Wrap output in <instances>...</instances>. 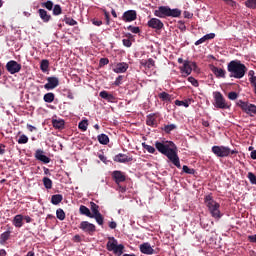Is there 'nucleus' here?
I'll return each mask as SVG.
<instances>
[{"mask_svg":"<svg viewBox=\"0 0 256 256\" xmlns=\"http://www.w3.org/2000/svg\"><path fill=\"white\" fill-rule=\"evenodd\" d=\"M205 203L211 216L219 221V219L223 217V214H221V210H219L221 205L217 201L213 200L210 195L205 197Z\"/></svg>","mask_w":256,"mask_h":256,"instance_id":"7ed1b4c3","label":"nucleus"},{"mask_svg":"<svg viewBox=\"0 0 256 256\" xmlns=\"http://www.w3.org/2000/svg\"><path fill=\"white\" fill-rule=\"evenodd\" d=\"M249 81H250L251 86L254 87L256 85V76L250 77Z\"/></svg>","mask_w":256,"mask_h":256,"instance_id":"69168bd1","label":"nucleus"},{"mask_svg":"<svg viewBox=\"0 0 256 256\" xmlns=\"http://www.w3.org/2000/svg\"><path fill=\"white\" fill-rule=\"evenodd\" d=\"M237 105H238V107H240V109H242V111L244 113H246L250 117H253V115H256V105L255 104H251L249 102L239 100L237 102Z\"/></svg>","mask_w":256,"mask_h":256,"instance_id":"423d86ee","label":"nucleus"},{"mask_svg":"<svg viewBox=\"0 0 256 256\" xmlns=\"http://www.w3.org/2000/svg\"><path fill=\"white\" fill-rule=\"evenodd\" d=\"M211 71L218 79H225V75L227 74V72L224 69L219 68L217 66H212Z\"/></svg>","mask_w":256,"mask_h":256,"instance_id":"6ab92c4d","label":"nucleus"},{"mask_svg":"<svg viewBox=\"0 0 256 256\" xmlns=\"http://www.w3.org/2000/svg\"><path fill=\"white\" fill-rule=\"evenodd\" d=\"M41 7H44L48 11H53V7H54L53 1L48 0L46 2H42Z\"/></svg>","mask_w":256,"mask_h":256,"instance_id":"f704fd0d","label":"nucleus"},{"mask_svg":"<svg viewBox=\"0 0 256 256\" xmlns=\"http://www.w3.org/2000/svg\"><path fill=\"white\" fill-rule=\"evenodd\" d=\"M99 96L102 99H105L106 101H108V103H114L115 102V96L113 94H109V92L103 90L99 93Z\"/></svg>","mask_w":256,"mask_h":256,"instance_id":"4be33fe9","label":"nucleus"},{"mask_svg":"<svg viewBox=\"0 0 256 256\" xmlns=\"http://www.w3.org/2000/svg\"><path fill=\"white\" fill-rule=\"evenodd\" d=\"M140 251L144 255H154L155 254V250L153 249V247H151V244H149L147 242L140 245Z\"/></svg>","mask_w":256,"mask_h":256,"instance_id":"f3484780","label":"nucleus"},{"mask_svg":"<svg viewBox=\"0 0 256 256\" xmlns=\"http://www.w3.org/2000/svg\"><path fill=\"white\" fill-rule=\"evenodd\" d=\"M47 81L48 82L44 85V89H46V91H51V90L59 87V78L48 77Z\"/></svg>","mask_w":256,"mask_h":256,"instance_id":"4468645a","label":"nucleus"},{"mask_svg":"<svg viewBox=\"0 0 256 256\" xmlns=\"http://www.w3.org/2000/svg\"><path fill=\"white\" fill-rule=\"evenodd\" d=\"M52 125L54 129H65V121L64 120H52Z\"/></svg>","mask_w":256,"mask_h":256,"instance_id":"cd10ccee","label":"nucleus"},{"mask_svg":"<svg viewBox=\"0 0 256 256\" xmlns=\"http://www.w3.org/2000/svg\"><path fill=\"white\" fill-rule=\"evenodd\" d=\"M122 43H123L124 47H131V45H133V43L131 42L130 39H123Z\"/></svg>","mask_w":256,"mask_h":256,"instance_id":"13d9d810","label":"nucleus"},{"mask_svg":"<svg viewBox=\"0 0 256 256\" xmlns=\"http://www.w3.org/2000/svg\"><path fill=\"white\" fill-rule=\"evenodd\" d=\"M189 83H191V85H193V87H199V81H197V79H195L194 77H189L188 78Z\"/></svg>","mask_w":256,"mask_h":256,"instance_id":"864d4df0","label":"nucleus"},{"mask_svg":"<svg viewBox=\"0 0 256 256\" xmlns=\"http://www.w3.org/2000/svg\"><path fill=\"white\" fill-rule=\"evenodd\" d=\"M142 147L143 149H145L146 151H148V153H155V147L148 145L146 143H142Z\"/></svg>","mask_w":256,"mask_h":256,"instance_id":"49530a36","label":"nucleus"},{"mask_svg":"<svg viewBox=\"0 0 256 256\" xmlns=\"http://www.w3.org/2000/svg\"><path fill=\"white\" fill-rule=\"evenodd\" d=\"M226 5H230V7H235L237 5V2L233 0H222Z\"/></svg>","mask_w":256,"mask_h":256,"instance_id":"bf43d9fd","label":"nucleus"},{"mask_svg":"<svg viewBox=\"0 0 256 256\" xmlns=\"http://www.w3.org/2000/svg\"><path fill=\"white\" fill-rule=\"evenodd\" d=\"M66 93H67L66 94L67 99H71V100L75 99V95L71 90H66Z\"/></svg>","mask_w":256,"mask_h":256,"instance_id":"052dcab7","label":"nucleus"},{"mask_svg":"<svg viewBox=\"0 0 256 256\" xmlns=\"http://www.w3.org/2000/svg\"><path fill=\"white\" fill-rule=\"evenodd\" d=\"M63 201V195L62 194H54L51 197V203L52 205H59Z\"/></svg>","mask_w":256,"mask_h":256,"instance_id":"bb28decb","label":"nucleus"},{"mask_svg":"<svg viewBox=\"0 0 256 256\" xmlns=\"http://www.w3.org/2000/svg\"><path fill=\"white\" fill-rule=\"evenodd\" d=\"M155 148L159 153L165 155V157H167V159H169V161L173 163L177 169H181V161L179 160V155L177 154V146L173 141H156Z\"/></svg>","mask_w":256,"mask_h":256,"instance_id":"f257e3e1","label":"nucleus"},{"mask_svg":"<svg viewBox=\"0 0 256 256\" xmlns=\"http://www.w3.org/2000/svg\"><path fill=\"white\" fill-rule=\"evenodd\" d=\"M103 13H104V17L106 19V25H109V21H110V15L109 12H107V10L102 9Z\"/></svg>","mask_w":256,"mask_h":256,"instance_id":"4d7b16f0","label":"nucleus"},{"mask_svg":"<svg viewBox=\"0 0 256 256\" xmlns=\"http://www.w3.org/2000/svg\"><path fill=\"white\" fill-rule=\"evenodd\" d=\"M114 161L116 163H130V161H133V157H129L127 154L120 153L114 157Z\"/></svg>","mask_w":256,"mask_h":256,"instance_id":"a211bd4d","label":"nucleus"},{"mask_svg":"<svg viewBox=\"0 0 256 256\" xmlns=\"http://www.w3.org/2000/svg\"><path fill=\"white\" fill-rule=\"evenodd\" d=\"M123 79H124V76L123 75H120L116 78V80L114 81V85L116 87H119V85H121L123 83Z\"/></svg>","mask_w":256,"mask_h":256,"instance_id":"603ef678","label":"nucleus"},{"mask_svg":"<svg viewBox=\"0 0 256 256\" xmlns=\"http://www.w3.org/2000/svg\"><path fill=\"white\" fill-rule=\"evenodd\" d=\"M56 217L60 221H65V211L63 209H61V208H58L56 210Z\"/></svg>","mask_w":256,"mask_h":256,"instance_id":"4c0bfd02","label":"nucleus"},{"mask_svg":"<svg viewBox=\"0 0 256 256\" xmlns=\"http://www.w3.org/2000/svg\"><path fill=\"white\" fill-rule=\"evenodd\" d=\"M34 157L37 161H41V163H44L47 165V163H51V158L45 155V151L42 149H37L35 151Z\"/></svg>","mask_w":256,"mask_h":256,"instance_id":"f8f14e48","label":"nucleus"},{"mask_svg":"<svg viewBox=\"0 0 256 256\" xmlns=\"http://www.w3.org/2000/svg\"><path fill=\"white\" fill-rule=\"evenodd\" d=\"M206 41H209L211 39H215V33H209V34H206L204 35Z\"/></svg>","mask_w":256,"mask_h":256,"instance_id":"680f3d73","label":"nucleus"},{"mask_svg":"<svg viewBox=\"0 0 256 256\" xmlns=\"http://www.w3.org/2000/svg\"><path fill=\"white\" fill-rule=\"evenodd\" d=\"M146 125L149 127H157V118L155 114H149L146 118Z\"/></svg>","mask_w":256,"mask_h":256,"instance_id":"5701e85b","label":"nucleus"},{"mask_svg":"<svg viewBox=\"0 0 256 256\" xmlns=\"http://www.w3.org/2000/svg\"><path fill=\"white\" fill-rule=\"evenodd\" d=\"M155 17L159 19H167L169 17V6H160L154 11Z\"/></svg>","mask_w":256,"mask_h":256,"instance_id":"ddd939ff","label":"nucleus"},{"mask_svg":"<svg viewBox=\"0 0 256 256\" xmlns=\"http://www.w3.org/2000/svg\"><path fill=\"white\" fill-rule=\"evenodd\" d=\"M108 240L109 241L106 244L107 251H112L114 255L121 256L125 249V246L123 244H119L115 237H109Z\"/></svg>","mask_w":256,"mask_h":256,"instance_id":"39448f33","label":"nucleus"},{"mask_svg":"<svg viewBox=\"0 0 256 256\" xmlns=\"http://www.w3.org/2000/svg\"><path fill=\"white\" fill-rule=\"evenodd\" d=\"M52 9H53V15H61V13H63V9L59 4L54 5Z\"/></svg>","mask_w":256,"mask_h":256,"instance_id":"a18cd8bd","label":"nucleus"},{"mask_svg":"<svg viewBox=\"0 0 256 256\" xmlns=\"http://www.w3.org/2000/svg\"><path fill=\"white\" fill-rule=\"evenodd\" d=\"M64 21H65L66 25H70L71 27L77 25V21L73 18L66 17L64 19Z\"/></svg>","mask_w":256,"mask_h":256,"instance_id":"09e8293b","label":"nucleus"},{"mask_svg":"<svg viewBox=\"0 0 256 256\" xmlns=\"http://www.w3.org/2000/svg\"><path fill=\"white\" fill-rule=\"evenodd\" d=\"M238 97L239 95L237 94V92L228 93V99H230V101H235V99H237Z\"/></svg>","mask_w":256,"mask_h":256,"instance_id":"5fc2aeb1","label":"nucleus"},{"mask_svg":"<svg viewBox=\"0 0 256 256\" xmlns=\"http://www.w3.org/2000/svg\"><path fill=\"white\" fill-rule=\"evenodd\" d=\"M12 223L14 227H17L18 229H20V227H23V215L21 214L16 215Z\"/></svg>","mask_w":256,"mask_h":256,"instance_id":"b1692460","label":"nucleus"},{"mask_svg":"<svg viewBox=\"0 0 256 256\" xmlns=\"http://www.w3.org/2000/svg\"><path fill=\"white\" fill-rule=\"evenodd\" d=\"M246 7L249 9H256V0H247L245 2Z\"/></svg>","mask_w":256,"mask_h":256,"instance_id":"de8ad7c7","label":"nucleus"},{"mask_svg":"<svg viewBox=\"0 0 256 256\" xmlns=\"http://www.w3.org/2000/svg\"><path fill=\"white\" fill-rule=\"evenodd\" d=\"M19 145H25L26 143H29V137L27 135L22 134L18 139Z\"/></svg>","mask_w":256,"mask_h":256,"instance_id":"37998d69","label":"nucleus"},{"mask_svg":"<svg viewBox=\"0 0 256 256\" xmlns=\"http://www.w3.org/2000/svg\"><path fill=\"white\" fill-rule=\"evenodd\" d=\"M205 41H207V39L205 38V36H203L202 38H200L199 40H197V41L195 42V45H196V46H197V45H201V44L205 43Z\"/></svg>","mask_w":256,"mask_h":256,"instance_id":"e2e57ef3","label":"nucleus"},{"mask_svg":"<svg viewBox=\"0 0 256 256\" xmlns=\"http://www.w3.org/2000/svg\"><path fill=\"white\" fill-rule=\"evenodd\" d=\"M193 67H197V64L195 62L185 61L183 66L181 67V72L185 73V75H191Z\"/></svg>","mask_w":256,"mask_h":256,"instance_id":"dca6fc26","label":"nucleus"},{"mask_svg":"<svg viewBox=\"0 0 256 256\" xmlns=\"http://www.w3.org/2000/svg\"><path fill=\"white\" fill-rule=\"evenodd\" d=\"M127 30L128 31H131V33H134V34H139V33H141V28H139V27H137V26H133V25H129L128 27H127Z\"/></svg>","mask_w":256,"mask_h":256,"instance_id":"c03bdc74","label":"nucleus"},{"mask_svg":"<svg viewBox=\"0 0 256 256\" xmlns=\"http://www.w3.org/2000/svg\"><path fill=\"white\" fill-rule=\"evenodd\" d=\"M251 159H256V150H253L250 154Z\"/></svg>","mask_w":256,"mask_h":256,"instance_id":"774afa93","label":"nucleus"},{"mask_svg":"<svg viewBox=\"0 0 256 256\" xmlns=\"http://www.w3.org/2000/svg\"><path fill=\"white\" fill-rule=\"evenodd\" d=\"M112 179L116 183V185H121V183H125L127 181V176L120 170H115L112 172Z\"/></svg>","mask_w":256,"mask_h":256,"instance_id":"9d476101","label":"nucleus"},{"mask_svg":"<svg viewBox=\"0 0 256 256\" xmlns=\"http://www.w3.org/2000/svg\"><path fill=\"white\" fill-rule=\"evenodd\" d=\"M98 141L101 145H107V143H109V136L106 134H100L98 135Z\"/></svg>","mask_w":256,"mask_h":256,"instance_id":"72a5a7b5","label":"nucleus"},{"mask_svg":"<svg viewBox=\"0 0 256 256\" xmlns=\"http://www.w3.org/2000/svg\"><path fill=\"white\" fill-rule=\"evenodd\" d=\"M129 69V64L125 62H121L116 64L115 68L113 69L114 73H125Z\"/></svg>","mask_w":256,"mask_h":256,"instance_id":"aec40b11","label":"nucleus"},{"mask_svg":"<svg viewBox=\"0 0 256 256\" xmlns=\"http://www.w3.org/2000/svg\"><path fill=\"white\" fill-rule=\"evenodd\" d=\"M0 155H5V144H0Z\"/></svg>","mask_w":256,"mask_h":256,"instance_id":"338daca9","label":"nucleus"},{"mask_svg":"<svg viewBox=\"0 0 256 256\" xmlns=\"http://www.w3.org/2000/svg\"><path fill=\"white\" fill-rule=\"evenodd\" d=\"M79 212H80V215H85L86 217H90V219L93 216V214L91 213V210H89V208H87V206L85 205L80 206Z\"/></svg>","mask_w":256,"mask_h":256,"instance_id":"a878e982","label":"nucleus"},{"mask_svg":"<svg viewBox=\"0 0 256 256\" xmlns=\"http://www.w3.org/2000/svg\"><path fill=\"white\" fill-rule=\"evenodd\" d=\"M248 179L252 185H256V176L253 174V172L248 173Z\"/></svg>","mask_w":256,"mask_h":256,"instance_id":"3c124183","label":"nucleus"},{"mask_svg":"<svg viewBox=\"0 0 256 256\" xmlns=\"http://www.w3.org/2000/svg\"><path fill=\"white\" fill-rule=\"evenodd\" d=\"M159 99L161 101H171V95L167 92H161L158 94Z\"/></svg>","mask_w":256,"mask_h":256,"instance_id":"e433bc0d","label":"nucleus"},{"mask_svg":"<svg viewBox=\"0 0 256 256\" xmlns=\"http://www.w3.org/2000/svg\"><path fill=\"white\" fill-rule=\"evenodd\" d=\"M227 70L230 73V77H234V79H243L245 73H247V66L239 60H232L228 63Z\"/></svg>","mask_w":256,"mask_h":256,"instance_id":"f03ea898","label":"nucleus"},{"mask_svg":"<svg viewBox=\"0 0 256 256\" xmlns=\"http://www.w3.org/2000/svg\"><path fill=\"white\" fill-rule=\"evenodd\" d=\"M182 169L184 173H187V175H195V169H191L187 165H184Z\"/></svg>","mask_w":256,"mask_h":256,"instance_id":"8fccbe9b","label":"nucleus"},{"mask_svg":"<svg viewBox=\"0 0 256 256\" xmlns=\"http://www.w3.org/2000/svg\"><path fill=\"white\" fill-rule=\"evenodd\" d=\"M161 129L164 131V133L169 135V133H171V131H175V129H177V125L168 124V125H164V127H162Z\"/></svg>","mask_w":256,"mask_h":256,"instance_id":"7c9ffc66","label":"nucleus"},{"mask_svg":"<svg viewBox=\"0 0 256 256\" xmlns=\"http://www.w3.org/2000/svg\"><path fill=\"white\" fill-rule=\"evenodd\" d=\"M148 27L150 29H156V31H161V29L164 27V24L162 21L158 18H152L147 23Z\"/></svg>","mask_w":256,"mask_h":256,"instance_id":"2eb2a0df","label":"nucleus"},{"mask_svg":"<svg viewBox=\"0 0 256 256\" xmlns=\"http://www.w3.org/2000/svg\"><path fill=\"white\" fill-rule=\"evenodd\" d=\"M45 103H53L55 101V94L53 92H48L43 97Z\"/></svg>","mask_w":256,"mask_h":256,"instance_id":"c756f323","label":"nucleus"},{"mask_svg":"<svg viewBox=\"0 0 256 256\" xmlns=\"http://www.w3.org/2000/svg\"><path fill=\"white\" fill-rule=\"evenodd\" d=\"M190 104H191V100H185V101L175 100V105H177V107H189Z\"/></svg>","mask_w":256,"mask_h":256,"instance_id":"c9c22d12","label":"nucleus"},{"mask_svg":"<svg viewBox=\"0 0 256 256\" xmlns=\"http://www.w3.org/2000/svg\"><path fill=\"white\" fill-rule=\"evenodd\" d=\"M90 207L92 211V215H99V205H97L95 202H90Z\"/></svg>","mask_w":256,"mask_h":256,"instance_id":"ea45409f","label":"nucleus"},{"mask_svg":"<svg viewBox=\"0 0 256 256\" xmlns=\"http://www.w3.org/2000/svg\"><path fill=\"white\" fill-rule=\"evenodd\" d=\"M40 69L43 71V73H47V71H49V60H42L40 63Z\"/></svg>","mask_w":256,"mask_h":256,"instance_id":"473e14b6","label":"nucleus"},{"mask_svg":"<svg viewBox=\"0 0 256 256\" xmlns=\"http://www.w3.org/2000/svg\"><path fill=\"white\" fill-rule=\"evenodd\" d=\"M213 105L216 109H231V104L227 102L225 96L219 91L213 92Z\"/></svg>","mask_w":256,"mask_h":256,"instance_id":"20e7f679","label":"nucleus"},{"mask_svg":"<svg viewBox=\"0 0 256 256\" xmlns=\"http://www.w3.org/2000/svg\"><path fill=\"white\" fill-rule=\"evenodd\" d=\"M79 229L84 233H88V235H94L95 231H97L95 224H92L89 221H82L79 225Z\"/></svg>","mask_w":256,"mask_h":256,"instance_id":"6e6552de","label":"nucleus"},{"mask_svg":"<svg viewBox=\"0 0 256 256\" xmlns=\"http://www.w3.org/2000/svg\"><path fill=\"white\" fill-rule=\"evenodd\" d=\"M11 239V231H5L0 235V245H5Z\"/></svg>","mask_w":256,"mask_h":256,"instance_id":"393cba45","label":"nucleus"},{"mask_svg":"<svg viewBox=\"0 0 256 256\" xmlns=\"http://www.w3.org/2000/svg\"><path fill=\"white\" fill-rule=\"evenodd\" d=\"M87 127H89V122L87 120H82L78 124V129H80V131H87Z\"/></svg>","mask_w":256,"mask_h":256,"instance_id":"a19ab883","label":"nucleus"},{"mask_svg":"<svg viewBox=\"0 0 256 256\" xmlns=\"http://www.w3.org/2000/svg\"><path fill=\"white\" fill-rule=\"evenodd\" d=\"M142 65L148 69H151L152 67H155V60H153V58H149L147 61L142 62Z\"/></svg>","mask_w":256,"mask_h":256,"instance_id":"79ce46f5","label":"nucleus"},{"mask_svg":"<svg viewBox=\"0 0 256 256\" xmlns=\"http://www.w3.org/2000/svg\"><path fill=\"white\" fill-rule=\"evenodd\" d=\"M99 65L100 67H105V65H109V58H101Z\"/></svg>","mask_w":256,"mask_h":256,"instance_id":"6e6d98bb","label":"nucleus"},{"mask_svg":"<svg viewBox=\"0 0 256 256\" xmlns=\"http://www.w3.org/2000/svg\"><path fill=\"white\" fill-rule=\"evenodd\" d=\"M38 15L42 19L43 23H49L51 21V15L45 9H39Z\"/></svg>","mask_w":256,"mask_h":256,"instance_id":"412c9836","label":"nucleus"},{"mask_svg":"<svg viewBox=\"0 0 256 256\" xmlns=\"http://www.w3.org/2000/svg\"><path fill=\"white\" fill-rule=\"evenodd\" d=\"M168 17H174V18L181 17V10H179V8L171 9L169 7Z\"/></svg>","mask_w":256,"mask_h":256,"instance_id":"c85d7f7f","label":"nucleus"},{"mask_svg":"<svg viewBox=\"0 0 256 256\" xmlns=\"http://www.w3.org/2000/svg\"><path fill=\"white\" fill-rule=\"evenodd\" d=\"M90 219H95V221L98 223V225H103V215L101 213L92 215Z\"/></svg>","mask_w":256,"mask_h":256,"instance_id":"58836bf2","label":"nucleus"},{"mask_svg":"<svg viewBox=\"0 0 256 256\" xmlns=\"http://www.w3.org/2000/svg\"><path fill=\"white\" fill-rule=\"evenodd\" d=\"M22 66L15 60H10L6 63V70L10 75H15V73H19L21 71Z\"/></svg>","mask_w":256,"mask_h":256,"instance_id":"1a4fd4ad","label":"nucleus"},{"mask_svg":"<svg viewBox=\"0 0 256 256\" xmlns=\"http://www.w3.org/2000/svg\"><path fill=\"white\" fill-rule=\"evenodd\" d=\"M248 241H250V243H256V234L248 236Z\"/></svg>","mask_w":256,"mask_h":256,"instance_id":"0e129e2a","label":"nucleus"},{"mask_svg":"<svg viewBox=\"0 0 256 256\" xmlns=\"http://www.w3.org/2000/svg\"><path fill=\"white\" fill-rule=\"evenodd\" d=\"M42 182L45 189H53V180H51L49 177H44Z\"/></svg>","mask_w":256,"mask_h":256,"instance_id":"2f4dec72","label":"nucleus"},{"mask_svg":"<svg viewBox=\"0 0 256 256\" xmlns=\"http://www.w3.org/2000/svg\"><path fill=\"white\" fill-rule=\"evenodd\" d=\"M212 153H214L216 157H229V155L231 154V149L226 146H213Z\"/></svg>","mask_w":256,"mask_h":256,"instance_id":"0eeeda50","label":"nucleus"},{"mask_svg":"<svg viewBox=\"0 0 256 256\" xmlns=\"http://www.w3.org/2000/svg\"><path fill=\"white\" fill-rule=\"evenodd\" d=\"M122 21L125 23H131L137 19V11L135 10H127L122 15Z\"/></svg>","mask_w":256,"mask_h":256,"instance_id":"9b49d317","label":"nucleus"}]
</instances>
